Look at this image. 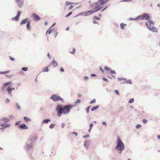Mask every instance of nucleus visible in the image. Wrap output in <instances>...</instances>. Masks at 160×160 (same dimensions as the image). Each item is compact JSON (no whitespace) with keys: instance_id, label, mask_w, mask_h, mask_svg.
<instances>
[{"instance_id":"7ed1b4c3","label":"nucleus","mask_w":160,"mask_h":160,"mask_svg":"<svg viewBox=\"0 0 160 160\" xmlns=\"http://www.w3.org/2000/svg\"><path fill=\"white\" fill-rule=\"evenodd\" d=\"M21 12L20 11H18L17 12V14L16 17H13L12 18V20L13 21H18L20 16Z\"/></svg>"},{"instance_id":"5701e85b","label":"nucleus","mask_w":160,"mask_h":160,"mask_svg":"<svg viewBox=\"0 0 160 160\" xmlns=\"http://www.w3.org/2000/svg\"><path fill=\"white\" fill-rule=\"evenodd\" d=\"M102 8V7H99L98 8L95 9V10H94V13L98 12L99 10L101 9Z\"/></svg>"},{"instance_id":"20e7f679","label":"nucleus","mask_w":160,"mask_h":160,"mask_svg":"<svg viewBox=\"0 0 160 160\" xmlns=\"http://www.w3.org/2000/svg\"><path fill=\"white\" fill-rule=\"evenodd\" d=\"M32 15L34 21H38L40 19V17L35 13H32Z\"/></svg>"},{"instance_id":"c03bdc74","label":"nucleus","mask_w":160,"mask_h":160,"mask_svg":"<svg viewBox=\"0 0 160 160\" xmlns=\"http://www.w3.org/2000/svg\"><path fill=\"white\" fill-rule=\"evenodd\" d=\"M141 127V125L139 124H137L136 126V128H139Z\"/></svg>"},{"instance_id":"2eb2a0df","label":"nucleus","mask_w":160,"mask_h":160,"mask_svg":"<svg viewBox=\"0 0 160 160\" xmlns=\"http://www.w3.org/2000/svg\"><path fill=\"white\" fill-rule=\"evenodd\" d=\"M0 126H2V127H4V128H5L9 126V125H7L6 124H3L1 123V122H0Z\"/></svg>"},{"instance_id":"c9c22d12","label":"nucleus","mask_w":160,"mask_h":160,"mask_svg":"<svg viewBox=\"0 0 160 160\" xmlns=\"http://www.w3.org/2000/svg\"><path fill=\"white\" fill-rule=\"evenodd\" d=\"M24 120H25L26 122H28V121H29V120H30V119H29L27 117H24Z\"/></svg>"},{"instance_id":"6ab92c4d","label":"nucleus","mask_w":160,"mask_h":160,"mask_svg":"<svg viewBox=\"0 0 160 160\" xmlns=\"http://www.w3.org/2000/svg\"><path fill=\"white\" fill-rule=\"evenodd\" d=\"M17 3L18 7L19 8H21L22 4H23V3H22L21 1H19L18 2H17Z\"/></svg>"},{"instance_id":"bf43d9fd","label":"nucleus","mask_w":160,"mask_h":160,"mask_svg":"<svg viewBox=\"0 0 160 160\" xmlns=\"http://www.w3.org/2000/svg\"><path fill=\"white\" fill-rule=\"evenodd\" d=\"M96 76H97L96 75L94 74H91V77H96Z\"/></svg>"},{"instance_id":"9d476101","label":"nucleus","mask_w":160,"mask_h":160,"mask_svg":"<svg viewBox=\"0 0 160 160\" xmlns=\"http://www.w3.org/2000/svg\"><path fill=\"white\" fill-rule=\"evenodd\" d=\"M28 18H26V19H23L22 20V21H21V22L20 23V25H22L23 24L27 22L28 21Z\"/></svg>"},{"instance_id":"b1692460","label":"nucleus","mask_w":160,"mask_h":160,"mask_svg":"<svg viewBox=\"0 0 160 160\" xmlns=\"http://www.w3.org/2000/svg\"><path fill=\"white\" fill-rule=\"evenodd\" d=\"M49 71L48 67H47L45 68H43L42 69V71L43 72H48Z\"/></svg>"},{"instance_id":"393cba45","label":"nucleus","mask_w":160,"mask_h":160,"mask_svg":"<svg viewBox=\"0 0 160 160\" xmlns=\"http://www.w3.org/2000/svg\"><path fill=\"white\" fill-rule=\"evenodd\" d=\"M11 83H12L11 82H6V83H5L3 84L4 88H5V87H6L8 85L11 84Z\"/></svg>"},{"instance_id":"864d4df0","label":"nucleus","mask_w":160,"mask_h":160,"mask_svg":"<svg viewBox=\"0 0 160 160\" xmlns=\"http://www.w3.org/2000/svg\"><path fill=\"white\" fill-rule=\"evenodd\" d=\"M88 79V78L87 76H84V79L85 80L87 81Z\"/></svg>"},{"instance_id":"0eeeda50","label":"nucleus","mask_w":160,"mask_h":160,"mask_svg":"<svg viewBox=\"0 0 160 160\" xmlns=\"http://www.w3.org/2000/svg\"><path fill=\"white\" fill-rule=\"evenodd\" d=\"M143 19L148 20L150 19V16L148 14L146 13H143Z\"/></svg>"},{"instance_id":"f8f14e48","label":"nucleus","mask_w":160,"mask_h":160,"mask_svg":"<svg viewBox=\"0 0 160 160\" xmlns=\"http://www.w3.org/2000/svg\"><path fill=\"white\" fill-rule=\"evenodd\" d=\"M108 1V0H106L105 1H104L103 0L102 1H100V2H99L100 6L103 5Z\"/></svg>"},{"instance_id":"58836bf2","label":"nucleus","mask_w":160,"mask_h":160,"mask_svg":"<svg viewBox=\"0 0 160 160\" xmlns=\"http://www.w3.org/2000/svg\"><path fill=\"white\" fill-rule=\"evenodd\" d=\"M105 69L108 70H111V68H110L107 66H105Z\"/></svg>"},{"instance_id":"ddd939ff","label":"nucleus","mask_w":160,"mask_h":160,"mask_svg":"<svg viewBox=\"0 0 160 160\" xmlns=\"http://www.w3.org/2000/svg\"><path fill=\"white\" fill-rule=\"evenodd\" d=\"M143 14H142V15H140L139 16H138L137 17V19H139V20H143Z\"/></svg>"},{"instance_id":"2f4dec72","label":"nucleus","mask_w":160,"mask_h":160,"mask_svg":"<svg viewBox=\"0 0 160 160\" xmlns=\"http://www.w3.org/2000/svg\"><path fill=\"white\" fill-rule=\"evenodd\" d=\"M96 102V99H95L94 98V99H93L92 101H91L90 103V104H93V103H94Z\"/></svg>"},{"instance_id":"c85d7f7f","label":"nucleus","mask_w":160,"mask_h":160,"mask_svg":"<svg viewBox=\"0 0 160 160\" xmlns=\"http://www.w3.org/2000/svg\"><path fill=\"white\" fill-rule=\"evenodd\" d=\"M91 107V106H89L86 109L87 112V113H88L89 112V110Z\"/></svg>"},{"instance_id":"dca6fc26","label":"nucleus","mask_w":160,"mask_h":160,"mask_svg":"<svg viewBox=\"0 0 160 160\" xmlns=\"http://www.w3.org/2000/svg\"><path fill=\"white\" fill-rule=\"evenodd\" d=\"M79 15H82V16L85 15V16H86L85 12H81L80 13H79L78 15H76L75 17H77Z\"/></svg>"},{"instance_id":"a878e982","label":"nucleus","mask_w":160,"mask_h":160,"mask_svg":"<svg viewBox=\"0 0 160 160\" xmlns=\"http://www.w3.org/2000/svg\"><path fill=\"white\" fill-rule=\"evenodd\" d=\"M30 22L29 21L27 22V24L26 25V27H27V28L28 30H29V29L30 28Z\"/></svg>"},{"instance_id":"c756f323","label":"nucleus","mask_w":160,"mask_h":160,"mask_svg":"<svg viewBox=\"0 0 160 160\" xmlns=\"http://www.w3.org/2000/svg\"><path fill=\"white\" fill-rule=\"evenodd\" d=\"M134 102V99L133 98H131L129 100L128 102L129 103H133Z\"/></svg>"},{"instance_id":"4d7b16f0","label":"nucleus","mask_w":160,"mask_h":160,"mask_svg":"<svg viewBox=\"0 0 160 160\" xmlns=\"http://www.w3.org/2000/svg\"><path fill=\"white\" fill-rule=\"evenodd\" d=\"M72 133L75 135L76 136L78 135V133L76 132H72Z\"/></svg>"},{"instance_id":"052dcab7","label":"nucleus","mask_w":160,"mask_h":160,"mask_svg":"<svg viewBox=\"0 0 160 160\" xmlns=\"http://www.w3.org/2000/svg\"><path fill=\"white\" fill-rule=\"evenodd\" d=\"M87 141H84V146L85 147H86V146L87 145L86 144V143H87Z\"/></svg>"},{"instance_id":"f257e3e1","label":"nucleus","mask_w":160,"mask_h":160,"mask_svg":"<svg viewBox=\"0 0 160 160\" xmlns=\"http://www.w3.org/2000/svg\"><path fill=\"white\" fill-rule=\"evenodd\" d=\"M125 148V145L119 138L118 137L117 145L115 148L119 154L122 153V151L124 150Z\"/></svg>"},{"instance_id":"338daca9","label":"nucleus","mask_w":160,"mask_h":160,"mask_svg":"<svg viewBox=\"0 0 160 160\" xmlns=\"http://www.w3.org/2000/svg\"><path fill=\"white\" fill-rule=\"evenodd\" d=\"M9 101H10V100L8 98H7L6 100V102L7 103H8Z\"/></svg>"},{"instance_id":"f704fd0d","label":"nucleus","mask_w":160,"mask_h":160,"mask_svg":"<svg viewBox=\"0 0 160 160\" xmlns=\"http://www.w3.org/2000/svg\"><path fill=\"white\" fill-rule=\"evenodd\" d=\"M28 67H23L22 68V70L24 71H27L28 70Z\"/></svg>"},{"instance_id":"aec40b11","label":"nucleus","mask_w":160,"mask_h":160,"mask_svg":"<svg viewBox=\"0 0 160 160\" xmlns=\"http://www.w3.org/2000/svg\"><path fill=\"white\" fill-rule=\"evenodd\" d=\"M148 21L150 25H151V24L153 25H154V22L150 19H148Z\"/></svg>"},{"instance_id":"6e6552de","label":"nucleus","mask_w":160,"mask_h":160,"mask_svg":"<svg viewBox=\"0 0 160 160\" xmlns=\"http://www.w3.org/2000/svg\"><path fill=\"white\" fill-rule=\"evenodd\" d=\"M148 29L150 31L154 32H158V31L155 27L152 26V28L150 27Z\"/></svg>"},{"instance_id":"680f3d73","label":"nucleus","mask_w":160,"mask_h":160,"mask_svg":"<svg viewBox=\"0 0 160 160\" xmlns=\"http://www.w3.org/2000/svg\"><path fill=\"white\" fill-rule=\"evenodd\" d=\"M102 124L104 125L105 126H106L107 123L105 122H102Z\"/></svg>"},{"instance_id":"72a5a7b5","label":"nucleus","mask_w":160,"mask_h":160,"mask_svg":"<svg viewBox=\"0 0 160 160\" xmlns=\"http://www.w3.org/2000/svg\"><path fill=\"white\" fill-rule=\"evenodd\" d=\"M96 19L97 20H100V18L99 17H98L95 16H94L93 18V19Z\"/></svg>"},{"instance_id":"423d86ee","label":"nucleus","mask_w":160,"mask_h":160,"mask_svg":"<svg viewBox=\"0 0 160 160\" xmlns=\"http://www.w3.org/2000/svg\"><path fill=\"white\" fill-rule=\"evenodd\" d=\"M15 88H11L8 87L7 89L6 90L8 92V93L11 96H12L11 92L12 90H14Z\"/></svg>"},{"instance_id":"412c9836","label":"nucleus","mask_w":160,"mask_h":160,"mask_svg":"<svg viewBox=\"0 0 160 160\" xmlns=\"http://www.w3.org/2000/svg\"><path fill=\"white\" fill-rule=\"evenodd\" d=\"M9 72H10L9 71L7 70V71H4V72H0V74H7V73H8Z\"/></svg>"},{"instance_id":"1a4fd4ad","label":"nucleus","mask_w":160,"mask_h":160,"mask_svg":"<svg viewBox=\"0 0 160 160\" xmlns=\"http://www.w3.org/2000/svg\"><path fill=\"white\" fill-rule=\"evenodd\" d=\"M19 127L20 128L23 129H27L28 128V127L25 124H24L19 126Z\"/></svg>"},{"instance_id":"6e6d98bb","label":"nucleus","mask_w":160,"mask_h":160,"mask_svg":"<svg viewBox=\"0 0 160 160\" xmlns=\"http://www.w3.org/2000/svg\"><path fill=\"white\" fill-rule=\"evenodd\" d=\"M93 127V124L92 123H91L89 125V128H92Z\"/></svg>"},{"instance_id":"a18cd8bd","label":"nucleus","mask_w":160,"mask_h":160,"mask_svg":"<svg viewBox=\"0 0 160 160\" xmlns=\"http://www.w3.org/2000/svg\"><path fill=\"white\" fill-rule=\"evenodd\" d=\"M85 14H86V16H88V15H90V13H89V11H88L85 12Z\"/></svg>"},{"instance_id":"ea45409f","label":"nucleus","mask_w":160,"mask_h":160,"mask_svg":"<svg viewBox=\"0 0 160 160\" xmlns=\"http://www.w3.org/2000/svg\"><path fill=\"white\" fill-rule=\"evenodd\" d=\"M127 84L129 83V84H131L132 83V81L131 80H129L126 82Z\"/></svg>"},{"instance_id":"7c9ffc66","label":"nucleus","mask_w":160,"mask_h":160,"mask_svg":"<svg viewBox=\"0 0 160 160\" xmlns=\"http://www.w3.org/2000/svg\"><path fill=\"white\" fill-rule=\"evenodd\" d=\"M81 102V100L79 99H77L75 102V104L76 103H80Z\"/></svg>"},{"instance_id":"13d9d810","label":"nucleus","mask_w":160,"mask_h":160,"mask_svg":"<svg viewBox=\"0 0 160 160\" xmlns=\"http://www.w3.org/2000/svg\"><path fill=\"white\" fill-rule=\"evenodd\" d=\"M102 79H103V80L104 81H106V82H108V81L107 80V79L106 78H102Z\"/></svg>"},{"instance_id":"a19ab883","label":"nucleus","mask_w":160,"mask_h":160,"mask_svg":"<svg viewBox=\"0 0 160 160\" xmlns=\"http://www.w3.org/2000/svg\"><path fill=\"white\" fill-rule=\"evenodd\" d=\"M110 72L112 74H116V72L114 70H112L111 69L110 70Z\"/></svg>"},{"instance_id":"f03ea898","label":"nucleus","mask_w":160,"mask_h":160,"mask_svg":"<svg viewBox=\"0 0 160 160\" xmlns=\"http://www.w3.org/2000/svg\"><path fill=\"white\" fill-rule=\"evenodd\" d=\"M74 106L71 104L65 105L62 107L61 105V115L62 114H67L70 111L71 109Z\"/></svg>"},{"instance_id":"9b49d317","label":"nucleus","mask_w":160,"mask_h":160,"mask_svg":"<svg viewBox=\"0 0 160 160\" xmlns=\"http://www.w3.org/2000/svg\"><path fill=\"white\" fill-rule=\"evenodd\" d=\"M56 110L58 112V115L60 116V105H58L57 108Z\"/></svg>"},{"instance_id":"4be33fe9","label":"nucleus","mask_w":160,"mask_h":160,"mask_svg":"<svg viewBox=\"0 0 160 160\" xmlns=\"http://www.w3.org/2000/svg\"><path fill=\"white\" fill-rule=\"evenodd\" d=\"M52 65L53 66V67H55L57 66L58 65V64L57 63V62L54 61H52Z\"/></svg>"},{"instance_id":"4468645a","label":"nucleus","mask_w":160,"mask_h":160,"mask_svg":"<svg viewBox=\"0 0 160 160\" xmlns=\"http://www.w3.org/2000/svg\"><path fill=\"white\" fill-rule=\"evenodd\" d=\"M99 108V106L98 105H97L95 106H94L92 107L91 109V110L92 111H93Z\"/></svg>"},{"instance_id":"37998d69","label":"nucleus","mask_w":160,"mask_h":160,"mask_svg":"<svg viewBox=\"0 0 160 160\" xmlns=\"http://www.w3.org/2000/svg\"><path fill=\"white\" fill-rule=\"evenodd\" d=\"M114 92L117 95H119V94L118 91L117 90H114Z\"/></svg>"},{"instance_id":"e433bc0d","label":"nucleus","mask_w":160,"mask_h":160,"mask_svg":"<svg viewBox=\"0 0 160 160\" xmlns=\"http://www.w3.org/2000/svg\"><path fill=\"white\" fill-rule=\"evenodd\" d=\"M72 13V12H69L68 14H67L66 16L65 17H67L70 16L71 15Z\"/></svg>"},{"instance_id":"3c124183","label":"nucleus","mask_w":160,"mask_h":160,"mask_svg":"<svg viewBox=\"0 0 160 160\" xmlns=\"http://www.w3.org/2000/svg\"><path fill=\"white\" fill-rule=\"evenodd\" d=\"M147 120L145 119H143L142 120V122H143V123H146L147 122Z\"/></svg>"},{"instance_id":"09e8293b","label":"nucleus","mask_w":160,"mask_h":160,"mask_svg":"<svg viewBox=\"0 0 160 160\" xmlns=\"http://www.w3.org/2000/svg\"><path fill=\"white\" fill-rule=\"evenodd\" d=\"M89 11V13H90V15L94 13V11L93 10H90Z\"/></svg>"},{"instance_id":"a211bd4d","label":"nucleus","mask_w":160,"mask_h":160,"mask_svg":"<svg viewBox=\"0 0 160 160\" xmlns=\"http://www.w3.org/2000/svg\"><path fill=\"white\" fill-rule=\"evenodd\" d=\"M52 32V30L51 29V27L50 28L48 31H47L46 33V35H47V34L48 33L49 34H50L51 33V32Z\"/></svg>"},{"instance_id":"de8ad7c7","label":"nucleus","mask_w":160,"mask_h":160,"mask_svg":"<svg viewBox=\"0 0 160 160\" xmlns=\"http://www.w3.org/2000/svg\"><path fill=\"white\" fill-rule=\"evenodd\" d=\"M133 0H122L121 2H130L132 1Z\"/></svg>"},{"instance_id":"473e14b6","label":"nucleus","mask_w":160,"mask_h":160,"mask_svg":"<svg viewBox=\"0 0 160 160\" xmlns=\"http://www.w3.org/2000/svg\"><path fill=\"white\" fill-rule=\"evenodd\" d=\"M76 52V49L75 48H74L73 49V50H72V51L70 52V53L72 54H74L75 53V52Z\"/></svg>"},{"instance_id":"4c0bfd02","label":"nucleus","mask_w":160,"mask_h":160,"mask_svg":"<svg viewBox=\"0 0 160 160\" xmlns=\"http://www.w3.org/2000/svg\"><path fill=\"white\" fill-rule=\"evenodd\" d=\"M118 80L119 81H121V80H126V79L125 78H118Z\"/></svg>"},{"instance_id":"0e129e2a","label":"nucleus","mask_w":160,"mask_h":160,"mask_svg":"<svg viewBox=\"0 0 160 160\" xmlns=\"http://www.w3.org/2000/svg\"><path fill=\"white\" fill-rule=\"evenodd\" d=\"M9 58H10V59L12 61H14L15 60L13 58H12L10 56L9 57Z\"/></svg>"},{"instance_id":"774afa93","label":"nucleus","mask_w":160,"mask_h":160,"mask_svg":"<svg viewBox=\"0 0 160 160\" xmlns=\"http://www.w3.org/2000/svg\"><path fill=\"white\" fill-rule=\"evenodd\" d=\"M64 126H65L64 123H62V125H61V127L62 128H63L64 127Z\"/></svg>"},{"instance_id":"603ef678","label":"nucleus","mask_w":160,"mask_h":160,"mask_svg":"<svg viewBox=\"0 0 160 160\" xmlns=\"http://www.w3.org/2000/svg\"><path fill=\"white\" fill-rule=\"evenodd\" d=\"M93 23L94 24H96V23H97L98 25H99V23L97 22V21H96V20H95L94 19H93Z\"/></svg>"},{"instance_id":"bb28decb","label":"nucleus","mask_w":160,"mask_h":160,"mask_svg":"<svg viewBox=\"0 0 160 160\" xmlns=\"http://www.w3.org/2000/svg\"><path fill=\"white\" fill-rule=\"evenodd\" d=\"M66 4L67 5H69L71 4H74V3L73 2L67 1L66 2Z\"/></svg>"},{"instance_id":"69168bd1","label":"nucleus","mask_w":160,"mask_h":160,"mask_svg":"<svg viewBox=\"0 0 160 160\" xmlns=\"http://www.w3.org/2000/svg\"><path fill=\"white\" fill-rule=\"evenodd\" d=\"M73 6H70L69 7V8H68V9H71L72 8H73Z\"/></svg>"},{"instance_id":"8fccbe9b","label":"nucleus","mask_w":160,"mask_h":160,"mask_svg":"<svg viewBox=\"0 0 160 160\" xmlns=\"http://www.w3.org/2000/svg\"><path fill=\"white\" fill-rule=\"evenodd\" d=\"M54 127V124H51L49 128H50L52 129Z\"/></svg>"},{"instance_id":"cd10ccee","label":"nucleus","mask_w":160,"mask_h":160,"mask_svg":"<svg viewBox=\"0 0 160 160\" xmlns=\"http://www.w3.org/2000/svg\"><path fill=\"white\" fill-rule=\"evenodd\" d=\"M50 121V120L49 119H44L43 121V123H48Z\"/></svg>"},{"instance_id":"49530a36","label":"nucleus","mask_w":160,"mask_h":160,"mask_svg":"<svg viewBox=\"0 0 160 160\" xmlns=\"http://www.w3.org/2000/svg\"><path fill=\"white\" fill-rule=\"evenodd\" d=\"M145 25H146V26H147V28L148 29L149 28H150V26H149L148 24V22H146V23H145Z\"/></svg>"},{"instance_id":"5fc2aeb1","label":"nucleus","mask_w":160,"mask_h":160,"mask_svg":"<svg viewBox=\"0 0 160 160\" xmlns=\"http://www.w3.org/2000/svg\"><path fill=\"white\" fill-rule=\"evenodd\" d=\"M137 17L135 18H130L129 19L130 20H138V19H137Z\"/></svg>"},{"instance_id":"f3484780","label":"nucleus","mask_w":160,"mask_h":160,"mask_svg":"<svg viewBox=\"0 0 160 160\" xmlns=\"http://www.w3.org/2000/svg\"><path fill=\"white\" fill-rule=\"evenodd\" d=\"M126 25V24H124L123 23H122L120 24V26H121V28L123 30L124 28V27Z\"/></svg>"},{"instance_id":"e2e57ef3","label":"nucleus","mask_w":160,"mask_h":160,"mask_svg":"<svg viewBox=\"0 0 160 160\" xmlns=\"http://www.w3.org/2000/svg\"><path fill=\"white\" fill-rule=\"evenodd\" d=\"M110 5H109V6H106L103 9L102 11H101V12H103V11H104L106 9H107L108 7Z\"/></svg>"},{"instance_id":"39448f33","label":"nucleus","mask_w":160,"mask_h":160,"mask_svg":"<svg viewBox=\"0 0 160 160\" xmlns=\"http://www.w3.org/2000/svg\"><path fill=\"white\" fill-rule=\"evenodd\" d=\"M51 98L53 99L54 101H56L59 100L60 99V97L57 96L56 95H54L51 97Z\"/></svg>"},{"instance_id":"79ce46f5","label":"nucleus","mask_w":160,"mask_h":160,"mask_svg":"<svg viewBox=\"0 0 160 160\" xmlns=\"http://www.w3.org/2000/svg\"><path fill=\"white\" fill-rule=\"evenodd\" d=\"M83 138H88L89 137V135L88 134L86 135H84L83 136Z\"/></svg>"}]
</instances>
